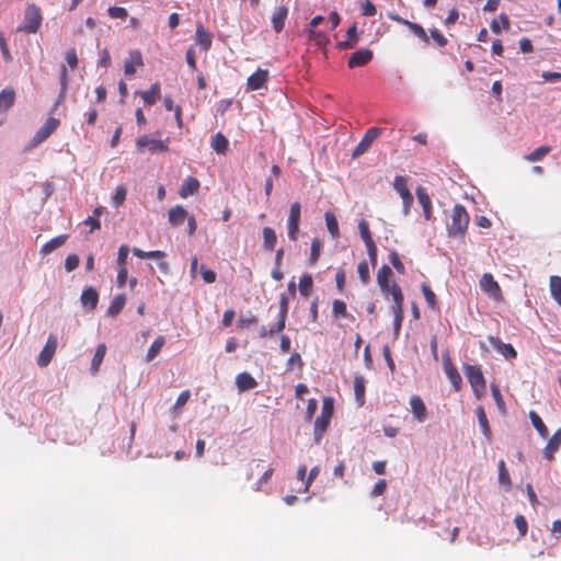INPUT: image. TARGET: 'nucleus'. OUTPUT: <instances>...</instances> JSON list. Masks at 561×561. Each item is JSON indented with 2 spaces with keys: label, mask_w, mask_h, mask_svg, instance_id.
<instances>
[{
  "label": "nucleus",
  "mask_w": 561,
  "mask_h": 561,
  "mask_svg": "<svg viewBox=\"0 0 561 561\" xmlns=\"http://www.w3.org/2000/svg\"><path fill=\"white\" fill-rule=\"evenodd\" d=\"M470 221V216L460 204H456L451 209L450 222L447 224V232L453 238H463Z\"/></svg>",
  "instance_id": "nucleus-1"
},
{
  "label": "nucleus",
  "mask_w": 561,
  "mask_h": 561,
  "mask_svg": "<svg viewBox=\"0 0 561 561\" xmlns=\"http://www.w3.org/2000/svg\"><path fill=\"white\" fill-rule=\"evenodd\" d=\"M43 22V15L39 7L34 3L28 4L24 11L23 23L18 26V32L35 34Z\"/></svg>",
  "instance_id": "nucleus-2"
},
{
  "label": "nucleus",
  "mask_w": 561,
  "mask_h": 561,
  "mask_svg": "<svg viewBox=\"0 0 561 561\" xmlns=\"http://www.w3.org/2000/svg\"><path fill=\"white\" fill-rule=\"evenodd\" d=\"M462 369L474 396L477 399H480L484 394L486 388L485 379L480 366L465 364Z\"/></svg>",
  "instance_id": "nucleus-3"
},
{
  "label": "nucleus",
  "mask_w": 561,
  "mask_h": 561,
  "mask_svg": "<svg viewBox=\"0 0 561 561\" xmlns=\"http://www.w3.org/2000/svg\"><path fill=\"white\" fill-rule=\"evenodd\" d=\"M334 410V403L332 398H324L322 402L321 414L314 421V438L319 440L322 435L325 433L330 420L332 417Z\"/></svg>",
  "instance_id": "nucleus-4"
},
{
  "label": "nucleus",
  "mask_w": 561,
  "mask_h": 561,
  "mask_svg": "<svg viewBox=\"0 0 561 561\" xmlns=\"http://www.w3.org/2000/svg\"><path fill=\"white\" fill-rule=\"evenodd\" d=\"M391 297L393 300V305L391 307L393 313V329L394 333L398 334L401 330L402 321H403V302L404 297L401 287L397 283H392Z\"/></svg>",
  "instance_id": "nucleus-5"
},
{
  "label": "nucleus",
  "mask_w": 561,
  "mask_h": 561,
  "mask_svg": "<svg viewBox=\"0 0 561 561\" xmlns=\"http://www.w3.org/2000/svg\"><path fill=\"white\" fill-rule=\"evenodd\" d=\"M169 138L165 140L153 139L147 135L141 136L136 141V149L138 152H142L147 149L150 153L167 152Z\"/></svg>",
  "instance_id": "nucleus-6"
},
{
  "label": "nucleus",
  "mask_w": 561,
  "mask_h": 561,
  "mask_svg": "<svg viewBox=\"0 0 561 561\" xmlns=\"http://www.w3.org/2000/svg\"><path fill=\"white\" fill-rule=\"evenodd\" d=\"M392 186L402 198L403 214L408 215L410 213V208L413 204L414 198L408 187L407 178L402 175H397L393 180Z\"/></svg>",
  "instance_id": "nucleus-7"
},
{
  "label": "nucleus",
  "mask_w": 561,
  "mask_h": 561,
  "mask_svg": "<svg viewBox=\"0 0 561 561\" xmlns=\"http://www.w3.org/2000/svg\"><path fill=\"white\" fill-rule=\"evenodd\" d=\"M59 124V119L49 117L34 135L30 142V147L35 148L46 140L58 128Z\"/></svg>",
  "instance_id": "nucleus-8"
},
{
  "label": "nucleus",
  "mask_w": 561,
  "mask_h": 561,
  "mask_svg": "<svg viewBox=\"0 0 561 561\" xmlns=\"http://www.w3.org/2000/svg\"><path fill=\"white\" fill-rule=\"evenodd\" d=\"M300 210H301L300 203L295 202L290 206L289 215H288V219H287L288 237L290 240H294V241H296L298 238L299 222H300Z\"/></svg>",
  "instance_id": "nucleus-9"
},
{
  "label": "nucleus",
  "mask_w": 561,
  "mask_h": 561,
  "mask_svg": "<svg viewBox=\"0 0 561 561\" xmlns=\"http://www.w3.org/2000/svg\"><path fill=\"white\" fill-rule=\"evenodd\" d=\"M58 346V340L55 334H49L45 346L39 353L37 358V365L39 367H46L51 362Z\"/></svg>",
  "instance_id": "nucleus-10"
},
{
  "label": "nucleus",
  "mask_w": 561,
  "mask_h": 561,
  "mask_svg": "<svg viewBox=\"0 0 561 561\" xmlns=\"http://www.w3.org/2000/svg\"><path fill=\"white\" fill-rule=\"evenodd\" d=\"M381 134V129L377 127L369 128L358 145L355 147L352 157L357 158L364 154L371 146L375 139H377Z\"/></svg>",
  "instance_id": "nucleus-11"
},
{
  "label": "nucleus",
  "mask_w": 561,
  "mask_h": 561,
  "mask_svg": "<svg viewBox=\"0 0 561 561\" xmlns=\"http://www.w3.org/2000/svg\"><path fill=\"white\" fill-rule=\"evenodd\" d=\"M480 288L494 300L502 299V290L492 274L484 273L482 275L480 279Z\"/></svg>",
  "instance_id": "nucleus-12"
},
{
  "label": "nucleus",
  "mask_w": 561,
  "mask_h": 561,
  "mask_svg": "<svg viewBox=\"0 0 561 561\" xmlns=\"http://www.w3.org/2000/svg\"><path fill=\"white\" fill-rule=\"evenodd\" d=\"M443 366H444V371H445L447 378L449 379L450 383L453 385L455 391H457V392L460 391L461 385H462V379H461V376H460L458 369L456 368V366L454 365V363L451 362V359L448 355L443 356Z\"/></svg>",
  "instance_id": "nucleus-13"
},
{
  "label": "nucleus",
  "mask_w": 561,
  "mask_h": 561,
  "mask_svg": "<svg viewBox=\"0 0 561 561\" xmlns=\"http://www.w3.org/2000/svg\"><path fill=\"white\" fill-rule=\"evenodd\" d=\"M389 19L399 23V24H402V25H405L410 28V31L415 35L417 36L421 41H423L424 43H428V36L424 30V27L417 23H414V22H411V21H408L403 18H401L400 15L398 14H393V13H390L389 14Z\"/></svg>",
  "instance_id": "nucleus-14"
},
{
  "label": "nucleus",
  "mask_w": 561,
  "mask_h": 561,
  "mask_svg": "<svg viewBox=\"0 0 561 561\" xmlns=\"http://www.w3.org/2000/svg\"><path fill=\"white\" fill-rule=\"evenodd\" d=\"M374 53L369 48H362L353 53L347 61L348 68H357L367 65L373 59Z\"/></svg>",
  "instance_id": "nucleus-15"
},
{
  "label": "nucleus",
  "mask_w": 561,
  "mask_h": 561,
  "mask_svg": "<svg viewBox=\"0 0 561 561\" xmlns=\"http://www.w3.org/2000/svg\"><path fill=\"white\" fill-rule=\"evenodd\" d=\"M393 273L391 271V268L383 264L377 272V284L381 290L382 294L385 295H391V290H392V284L390 285V278L392 277Z\"/></svg>",
  "instance_id": "nucleus-16"
},
{
  "label": "nucleus",
  "mask_w": 561,
  "mask_h": 561,
  "mask_svg": "<svg viewBox=\"0 0 561 561\" xmlns=\"http://www.w3.org/2000/svg\"><path fill=\"white\" fill-rule=\"evenodd\" d=\"M415 194L419 203L422 206L424 218L426 220L433 219L432 199L430 195L426 193L425 188L422 186H417L415 190Z\"/></svg>",
  "instance_id": "nucleus-17"
},
{
  "label": "nucleus",
  "mask_w": 561,
  "mask_h": 561,
  "mask_svg": "<svg viewBox=\"0 0 561 561\" xmlns=\"http://www.w3.org/2000/svg\"><path fill=\"white\" fill-rule=\"evenodd\" d=\"M411 411L417 422H424L427 417V409L421 397L414 394L410 398Z\"/></svg>",
  "instance_id": "nucleus-18"
},
{
  "label": "nucleus",
  "mask_w": 561,
  "mask_h": 561,
  "mask_svg": "<svg viewBox=\"0 0 561 561\" xmlns=\"http://www.w3.org/2000/svg\"><path fill=\"white\" fill-rule=\"evenodd\" d=\"M144 65L142 55L139 50L129 51L128 57L124 64V71L126 76H133L136 72V68Z\"/></svg>",
  "instance_id": "nucleus-19"
},
{
  "label": "nucleus",
  "mask_w": 561,
  "mask_h": 561,
  "mask_svg": "<svg viewBox=\"0 0 561 561\" xmlns=\"http://www.w3.org/2000/svg\"><path fill=\"white\" fill-rule=\"evenodd\" d=\"M195 42L205 51L209 50L213 44L211 34L201 23L196 25Z\"/></svg>",
  "instance_id": "nucleus-20"
},
{
  "label": "nucleus",
  "mask_w": 561,
  "mask_h": 561,
  "mask_svg": "<svg viewBox=\"0 0 561 561\" xmlns=\"http://www.w3.org/2000/svg\"><path fill=\"white\" fill-rule=\"evenodd\" d=\"M489 342L499 353H501L506 358H515L517 356V352L512 344L504 343L495 336H489Z\"/></svg>",
  "instance_id": "nucleus-21"
},
{
  "label": "nucleus",
  "mask_w": 561,
  "mask_h": 561,
  "mask_svg": "<svg viewBox=\"0 0 561 561\" xmlns=\"http://www.w3.org/2000/svg\"><path fill=\"white\" fill-rule=\"evenodd\" d=\"M80 300L83 307L94 310L99 302V294L95 288L88 287L82 291Z\"/></svg>",
  "instance_id": "nucleus-22"
},
{
  "label": "nucleus",
  "mask_w": 561,
  "mask_h": 561,
  "mask_svg": "<svg viewBox=\"0 0 561 561\" xmlns=\"http://www.w3.org/2000/svg\"><path fill=\"white\" fill-rule=\"evenodd\" d=\"M476 413H477L480 428H481L486 442L491 443L492 442V432H491V427H490V424H489V421H488V417H486L483 407L479 405L476 409Z\"/></svg>",
  "instance_id": "nucleus-23"
},
{
  "label": "nucleus",
  "mask_w": 561,
  "mask_h": 561,
  "mask_svg": "<svg viewBox=\"0 0 561 561\" xmlns=\"http://www.w3.org/2000/svg\"><path fill=\"white\" fill-rule=\"evenodd\" d=\"M236 385L240 391H248L257 386L256 380L249 373H240L236 377Z\"/></svg>",
  "instance_id": "nucleus-24"
},
{
  "label": "nucleus",
  "mask_w": 561,
  "mask_h": 561,
  "mask_svg": "<svg viewBox=\"0 0 561 561\" xmlns=\"http://www.w3.org/2000/svg\"><path fill=\"white\" fill-rule=\"evenodd\" d=\"M267 71L257 70L248 78V89L251 91L261 89L267 81Z\"/></svg>",
  "instance_id": "nucleus-25"
},
{
  "label": "nucleus",
  "mask_w": 561,
  "mask_h": 561,
  "mask_svg": "<svg viewBox=\"0 0 561 561\" xmlns=\"http://www.w3.org/2000/svg\"><path fill=\"white\" fill-rule=\"evenodd\" d=\"M561 445V428L557 431L552 437L548 440L546 448L543 450L545 457L548 460L553 458L554 453L559 449Z\"/></svg>",
  "instance_id": "nucleus-26"
},
{
  "label": "nucleus",
  "mask_w": 561,
  "mask_h": 561,
  "mask_svg": "<svg viewBox=\"0 0 561 561\" xmlns=\"http://www.w3.org/2000/svg\"><path fill=\"white\" fill-rule=\"evenodd\" d=\"M68 239V236L67 234H60V236H57L53 239H50L48 242H46L42 248H41V254L42 255H47L49 253H51L53 251L57 250L58 248L62 247L66 241Z\"/></svg>",
  "instance_id": "nucleus-27"
},
{
  "label": "nucleus",
  "mask_w": 561,
  "mask_h": 561,
  "mask_svg": "<svg viewBox=\"0 0 561 561\" xmlns=\"http://www.w3.org/2000/svg\"><path fill=\"white\" fill-rule=\"evenodd\" d=\"M186 217L187 211L181 205H176L169 210V222L173 227L182 225Z\"/></svg>",
  "instance_id": "nucleus-28"
},
{
  "label": "nucleus",
  "mask_w": 561,
  "mask_h": 561,
  "mask_svg": "<svg viewBox=\"0 0 561 561\" xmlns=\"http://www.w3.org/2000/svg\"><path fill=\"white\" fill-rule=\"evenodd\" d=\"M137 93L141 96L146 105H153L160 99V85L156 82L149 90Z\"/></svg>",
  "instance_id": "nucleus-29"
},
{
  "label": "nucleus",
  "mask_w": 561,
  "mask_h": 561,
  "mask_svg": "<svg viewBox=\"0 0 561 561\" xmlns=\"http://www.w3.org/2000/svg\"><path fill=\"white\" fill-rule=\"evenodd\" d=\"M199 188V182L197 179L193 176H188L182 184L180 188V196L185 198L190 195H193L195 192H197Z\"/></svg>",
  "instance_id": "nucleus-30"
},
{
  "label": "nucleus",
  "mask_w": 561,
  "mask_h": 561,
  "mask_svg": "<svg viewBox=\"0 0 561 561\" xmlns=\"http://www.w3.org/2000/svg\"><path fill=\"white\" fill-rule=\"evenodd\" d=\"M365 382L366 380L363 376H356L354 378V393L359 407L365 403Z\"/></svg>",
  "instance_id": "nucleus-31"
},
{
  "label": "nucleus",
  "mask_w": 561,
  "mask_h": 561,
  "mask_svg": "<svg viewBox=\"0 0 561 561\" xmlns=\"http://www.w3.org/2000/svg\"><path fill=\"white\" fill-rule=\"evenodd\" d=\"M126 304V297L123 294H119L113 298L110 307L107 308L106 314L108 317L117 316L124 308Z\"/></svg>",
  "instance_id": "nucleus-32"
},
{
  "label": "nucleus",
  "mask_w": 561,
  "mask_h": 561,
  "mask_svg": "<svg viewBox=\"0 0 561 561\" xmlns=\"http://www.w3.org/2000/svg\"><path fill=\"white\" fill-rule=\"evenodd\" d=\"M347 38L346 41L344 42H341L337 44V46L342 49H348V48H354L357 43H358V36H357V27H356V24H353L348 30H347Z\"/></svg>",
  "instance_id": "nucleus-33"
},
{
  "label": "nucleus",
  "mask_w": 561,
  "mask_h": 561,
  "mask_svg": "<svg viewBox=\"0 0 561 561\" xmlns=\"http://www.w3.org/2000/svg\"><path fill=\"white\" fill-rule=\"evenodd\" d=\"M105 354H106V345L104 343L99 344L96 347V351L94 353V356L92 358V362H91L92 374H96L99 371Z\"/></svg>",
  "instance_id": "nucleus-34"
},
{
  "label": "nucleus",
  "mask_w": 561,
  "mask_h": 561,
  "mask_svg": "<svg viewBox=\"0 0 561 561\" xmlns=\"http://www.w3.org/2000/svg\"><path fill=\"white\" fill-rule=\"evenodd\" d=\"M228 146L229 141L227 137L221 133H217L211 139V148L217 153H225L228 149Z\"/></svg>",
  "instance_id": "nucleus-35"
},
{
  "label": "nucleus",
  "mask_w": 561,
  "mask_h": 561,
  "mask_svg": "<svg viewBox=\"0 0 561 561\" xmlns=\"http://www.w3.org/2000/svg\"><path fill=\"white\" fill-rule=\"evenodd\" d=\"M499 483L504 486L506 491L512 488L511 477L504 460L499 461Z\"/></svg>",
  "instance_id": "nucleus-36"
},
{
  "label": "nucleus",
  "mask_w": 561,
  "mask_h": 561,
  "mask_svg": "<svg viewBox=\"0 0 561 561\" xmlns=\"http://www.w3.org/2000/svg\"><path fill=\"white\" fill-rule=\"evenodd\" d=\"M15 100V92L13 89H4L0 92V110L5 111L10 108Z\"/></svg>",
  "instance_id": "nucleus-37"
},
{
  "label": "nucleus",
  "mask_w": 561,
  "mask_h": 561,
  "mask_svg": "<svg viewBox=\"0 0 561 561\" xmlns=\"http://www.w3.org/2000/svg\"><path fill=\"white\" fill-rule=\"evenodd\" d=\"M529 417H530L533 426L536 428L538 434L541 437L547 438L549 435V431H548L547 426L545 425L543 421L541 420V417L535 411H530Z\"/></svg>",
  "instance_id": "nucleus-38"
},
{
  "label": "nucleus",
  "mask_w": 561,
  "mask_h": 561,
  "mask_svg": "<svg viewBox=\"0 0 561 561\" xmlns=\"http://www.w3.org/2000/svg\"><path fill=\"white\" fill-rule=\"evenodd\" d=\"M164 343H165V339L162 335L158 336L152 342L151 346L149 347L147 355H146V360L151 362L160 353Z\"/></svg>",
  "instance_id": "nucleus-39"
},
{
  "label": "nucleus",
  "mask_w": 561,
  "mask_h": 561,
  "mask_svg": "<svg viewBox=\"0 0 561 561\" xmlns=\"http://www.w3.org/2000/svg\"><path fill=\"white\" fill-rule=\"evenodd\" d=\"M549 285L552 298L561 306V277L551 276Z\"/></svg>",
  "instance_id": "nucleus-40"
},
{
  "label": "nucleus",
  "mask_w": 561,
  "mask_h": 561,
  "mask_svg": "<svg viewBox=\"0 0 561 561\" xmlns=\"http://www.w3.org/2000/svg\"><path fill=\"white\" fill-rule=\"evenodd\" d=\"M421 290L423 293V296L425 298V301H426L428 308H431L433 310L436 309L437 308V299H436L435 293L431 289V287L427 284L423 283L421 285Z\"/></svg>",
  "instance_id": "nucleus-41"
},
{
  "label": "nucleus",
  "mask_w": 561,
  "mask_h": 561,
  "mask_svg": "<svg viewBox=\"0 0 561 561\" xmlns=\"http://www.w3.org/2000/svg\"><path fill=\"white\" fill-rule=\"evenodd\" d=\"M313 279L310 274H305L299 280V293L304 297H308L311 293Z\"/></svg>",
  "instance_id": "nucleus-42"
},
{
  "label": "nucleus",
  "mask_w": 561,
  "mask_h": 561,
  "mask_svg": "<svg viewBox=\"0 0 561 561\" xmlns=\"http://www.w3.org/2000/svg\"><path fill=\"white\" fill-rule=\"evenodd\" d=\"M550 150L551 148L549 146H541L525 156V159L529 162L540 161L550 152Z\"/></svg>",
  "instance_id": "nucleus-43"
},
{
  "label": "nucleus",
  "mask_w": 561,
  "mask_h": 561,
  "mask_svg": "<svg viewBox=\"0 0 561 561\" xmlns=\"http://www.w3.org/2000/svg\"><path fill=\"white\" fill-rule=\"evenodd\" d=\"M263 239H264V247L270 251L273 250L277 242V237H276L275 231L270 227H265L263 229Z\"/></svg>",
  "instance_id": "nucleus-44"
},
{
  "label": "nucleus",
  "mask_w": 561,
  "mask_h": 561,
  "mask_svg": "<svg viewBox=\"0 0 561 561\" xmlns=\"http://www.w3.org/2000/svg\"><path fill=\"white\" fill-rule=\"evenodd\" d=\"M358 230H359L360 238L364 241L365 245L375 243V241L373 240L370 230H369L368 222L365 219L359 221Z\"/></svg>",
  "instance_id": "nucleus-45"
},
{
  "label": "nucleus",
  "mask_w": 561,
  "mask_h": 561,
  "mask_svg": "<svg viewBox=\"0 0 561 561\" xmlns=\"http://www.w3.org/2000/svg\"><path fill=\"white\" fill-rule=\"evenodd\" d=\"M325 224L328 231L331 233V236L333 238H337L340 236L339 224L335 216L332 213H325Z\"/></svg>",
  "instance_id": "nucleus-46"
},
{
  "label": "nucleus",
  "mask_w": 561,
  "mask_h": 561,
  "mask_svg": "<svg viewBox=\"0 0 561 561\" xmlns=\"http://www.w3.org/2000/svg\"><path fill=\"white\" fill-rule=\"evenodd\" d=\"M133 253L139 259H163L165 256L163 251L154 250L146 252L138 248H134Z\"/></svg>",
  "instance_id": "nucleus-47"
},
{
  "label": "nucleus",
  "mask_w": 561,
  "mask_h": 561,
  "mask_svg": "<svg viewBox=\"0 0 561 561\" xmlns=\"http://www.w3.org/2000/svg\"><path fill=\"white\" fill-rule=\"evenodd\" d=\"M68 89V71L65 65L61 66L60 69V92L58 95V102H61L65 96Z\"/></svg>",
  "instance_id": "nucleus-48"
},
{
  "label": "nucleus",
  "mask_w": 561,
  "mask_h": 561,
  "mask_svg": "<svg viewBox=\"0 0 561 561\" xmlns=\"http://www.w3.org/2000/svg\"><path fill=\"white\" fill-rule=\"evenodd\" d=\"M321 247H322V243L319 239L312 240L310 257H309V262L311 265H314L317 263V261L319 260Z\"/></svg>",
  "instance_id": "nucleus-49"
},
{
  "label": "nucleus",
  "mask_w": 561,
  "mask_h": 561,
  "mask_svg": "<svg viewBox=\"0 0 561 561\" xmlns=\"http://www.w3.org/2000/svg\"><path fill=\"white\" fill-rule=\"evenodd\" d=\"M389 260L398 273H400V274L405 273V267L396 250L390 251Z\"/></svg>",
  "instance_id": "nucleus-50"
},
{
  "label": "nucleus",
  "mask_w": 561,
  "mask_h": 561,
  "mask_svg": "<svg viewBox=\"0 0 561 561\" xmlns=\"http://www.w3.org/2000/svg\"><path fill=\"white\" fill-rule=\"evenodd\" d=\"M319 473H320L319 466H314L313 468H311L306 482H304V488H298V492H308L311 483L314 481V479L318 477Z\"/></svg>",
  "instance_id": "nucleus-51"
},
{
  "label": "nucleus",
  "mask_w": 561,
  "mask_h": 561,
  "mask_svg": "<svg viewBox=\"0 0 561 561\" xmlns=\"http://www.w3.org/2000/svg\"><path fill=\"white\" fill-rule=\"evenodd\" d=\"M302 366L304 363L298 353L293 354L287 360V370L298 369L300 371Z\"/></svg>",
  "instance_id": "nucleus-52"
},
{
  "label": "nucleus",
  "mask_w": 561,
  "mask_h": 561,
  "mask_svg": "<svg viewBox=\"0 0 561 561\" xmlns=\"http://www.w3.org/2000/svg\"><path fill=\"white\" fill-rule=\"evenodd\" d=\"M357 273H358V276H359L360 280L363 282V284H367L369 282V279H370L369 266L366 261L359 262V264L357 266Z\"/></svg>",
  "instance_id": "nucleus-53"
},
{
  "label": "nucleus",
  "mask_w": 561,
  "mask_h": 561,
  "mask_svg": "<svg viewBox=\"0 0 561 561\" xmlns=\"http://www.w3.org/2000/svg\"><path fill=\"white\" fill-rule=\"evenodd\" d=\"M126 195H127V191L124 186H118L115 191V194L113 196V206L114 207H119L121 205H123V203L125 202L126 199Z\"/></svg>",
  "instance_id": "nucleus-54"
},
{
  "label": "nucleus",
  "mask_w": 561,
  "mask_h": 561,
  "mask_svg": "<svg viewBox=\"0 0 561 561\" xmlns=\"http://www.w3.org/2000/svg\"><path fill=\"white\" fill-rule=\"evenodd\" d=\"M514 524L518 529L519 536L525 537L528 531V524L526 518L523 515H517L514 518Z\"/></svg>",
  "instance_id": "nucleus-55"
},
{
  "label": "nucleus",
  "mask_w": 561,
  "mask_h": 561,
  "mask_svg": "<svg viewBox=\"0 0 561 561\" xmlns=\"http://www.w3.org/2000/svg\"><path fill=\"white\" fill-rule=\"evenodd\" d=\"M332 311L335 317H345L347 312L345 302L340 299H335L333 301Z\"/></svg>",
  "instance_id": "nucleus-56"
},
{
  "label": "nucleus",
  "mask_w": 561,
  "mask_h": 561,
  "mask_svg": "<svg viewBox=\"0 0 561 561\" xmlns=\"http://www.w3.org/2000/svg\"><path fill=\"white\" fill-rule=\"evenodd\" d=\"M107 13L112 19H125L128 15L127 10L123 7H111Z\"/></svg>",
  "instance_id": "nucleus-57"
},
{
  "label": "nucleus",
  "mask_w": 561,
  "mask_h": 561,
  "mask_svg": "<svg viewBox=\"0 0 561 561\" xmlns=\"http://www.w3.org/2000/svg\"><path fill=\"white\" fill-rule=\"evenodd\" d=\"M129 253V248L127 244H123L118 249L117 253V264L119 267L126 266V260Z\"/></svg>",
  "instance_id": "nucleus-58"
},
{
  "label": "nucleus",
  "mask_w": 561,
  "mask_h": 561,
  "mask_svg": "<svg viewBox=\"0 0 561 561\" xmlns=\"http://www.w3.org/2000/svg\"><path fill=\"white\" fill-rule=\"evenodd\" d=\"M387 489V481L385 479H380L374 486V489L370 492L371 497L380 496L385 493Z\"/></svg>",
  "instance_id": "nucleus-59"
},
{
  "label": "nucleus",
  "mask_w": 561,
  "mask_h": 561,
  "mask_svg": "<svg viewBox=\"0 0 561 561\" xmlns=\"http://www.w3.org/2000/svg\"><path fill=\"white\" fill-rule=\"evenodd\" d=\"M79 265V257L77 254H69L65 260V268L68 272L76 270Z\"/></svg>",
  "instance_id": "nucleus-60"
},
{
  "label": "nucleus",
  "mask_w": 561,
  "mask_h": 561,
  "mask_svg": "<svg viewBox=\"0 0 561 561\" xmlns=\"http://www.w3.org/2000/svg\"><path fill=\"white\" fill-rule=\"evenodd\" d=\"M362 13L365 16H374L377 13V9L370 0H365L362 5Z\"/></svg>",
  "instance_id": "nucleus-61"
},
{
  "label": "nucleus",
  "mask_w": 561,
  "mask_h": 561,
  "mask_svg": "<svg viewBox=\"0 0 561 561\" xmlns=\"http://www.w3.org/2000/svg\"><path fill=\"white\" fill-rule=\"evenodd\" d=\"M430 34L439 47L447 45V38L438 30L433 28L430 31Z\"/></svg>",
  "instance_id": "nucleus-62"
},
{
  "label": "nucleus",
  "mask_w": 561,
  "mask_h": 561,
  "mask_svg": "<svg viewBox=\"0 0 561 561\" xmlns=\"http://www.w3.org/2000/svg\"><path fill=\"white\" fill-rule=\"evenodd\" d=\"M66 61L70 68H76L78 66V56L75 48H70L66 53Z\"/></svg>",
  "instance_id": "nucleus-63"
},
{
  "label": "nucleus",
  "mask_w": 561,
  "mask_h": 561,
  "mask_svg": "<svg viewBox=\"0 0 561 561\" xmlns=\"http://www.w3.org/2000/svg\"><path fill=\"white\" fill-rule=\"evenodd\" d=\"M190 396H191V393H190L188 390L182 391L179 394L173 409L176 410V409H180V408L184 407L186 404V402L188 401Z\"/></svg>",
  "instance_id": "nucleus-64"
}]
</instances>
